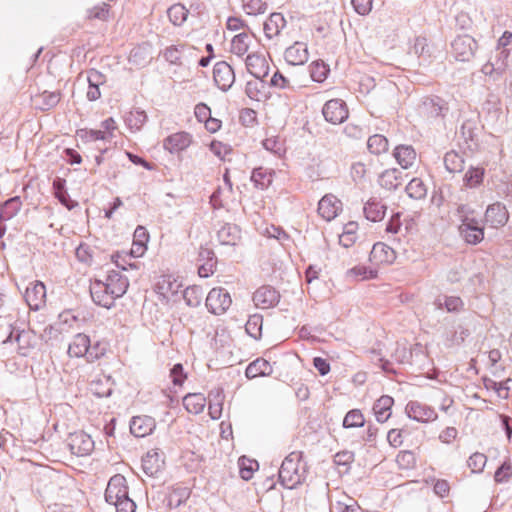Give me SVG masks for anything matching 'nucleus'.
<instances>
[{
    "instance_id": "nucleus-1",
    "label": "nucleus",
    "mask_w": 512,
    "mask_h": 512,
    "mask_svg": "<svg viewBox=\"0 0 512 512\" xmlns=\"http://www.w3.org/2000/svg\"><path fill=\"white\" fill-rule=\"evenodd\" d=\"M302 457V452L293 451L282 461L278 476L283 487L294 489L306 480L308 466L302 461Z\"/></svg>"
},
{
    "instance_id": "nucleus-2",
    "label": "nucleus",
    "mask_w": 512,
    "mask_h": 512,
    "mask_svg": "<svg viewBox=\"0 0 512 512\" xmlns=\"http://www.w3.org/2000/svg\"><path fill=\"white\" fill-rule=\"evenodd\" d=\"M456 216L461 222L460 235L468 244H478L484 238V229L481 221L476 218L474 210L466 204H461L456 210Z\"/></svg>"
},
{
    "instance_id": "nucleus-3",
    "label": "nucleus",
    "mask_w": 512,
    "mask_h": 512,
    "mask_svg": "<svg viewBox=\"0 0 512 512\" xmlns=\"http://www.w3.org/2000/svg\"><path fill=\"white\" fill-rule=\"evenodd\" d=\"M478 48L476 40L470 35L457 36L451 43V52L456 60L466 62L473 58Z\"/></svg>"
},
{
    "instance_id": "nucleus-4",
    "label": "nucleus",
    "mask_w": 512,
    "mask_h": 512,
    "mask_svg": "<svg viewBox=\"0 0 512 512\" xmlns=\"http://www.w3.org/2000/svg\"><path fill=\"white\" fill-rule=\"evenodd\" d=\"M232 303L230 294L221 287L210 290L206 297V307L215 315L225 313Z\"/></svg>"
},
{
    "instance_id": "nucleus-5",
    "label": "nucleus",
    "mask_w": 512,
    "mask_h": 512,
    "mask_svg": "<svg viewBox=\"0 0 512 512\" xmlns=\"http://www.w3.org/2000/svg\"><path fill=\"white\" fill-rule=\"evenodd\" d=\"M447 103L440 97H427L418 106V113L426 120L444 117L448 112Z\"/></svg>"
},
{
    "instance_id": "nucleus-6",
    "label": "nucleus",
    "mask_w": 512,
    "mask_h": 512,
    "mask_svg": "<svg viewBox=\"0 0 512 512\" xmlns=\"http://www.w3.org/2000/svg\"><path fill=\"white\" fill-rule=\"evenodd\" d=\"M77 82L88 83L86 97L89 101H96L101 97L100 86L106 82V76L96 69H90L86 75L79 74Z\"/></svg>"
},
{
    "instance_id": "nucleus-7",
    "label": "nucleus",
    "mask_w": 512,
    "mask_h": 512,
    "mask_svg": "<svg viewBox=\"0 0 512 512\" xmlns=\"http://www.w3.org/2000/svg\"><path fill=\"white\" fill-rule=\"evenodd\" d=\"M70 451L77 456H87L94 450L95 443L84 431L71 433L67 439Z\"/></svg>"
},
{
    "instance_id": "nucleus-8",
    "label": "nucleus",
    "mask_w": 512,
    "mask_h": 512,
    "mask_svg": "<svg viewBox=\"0 0 512 512\" xmlns=\"http://www.w3.org/2000/svg\"><path fill=\"white\" fill-rule=\"evenodd\" d=\"M322 114L327 122L341 124L348 118V108L343 100L331 99L324 104Z\"/></svg>"
},
{
    "instance_id": "nucleus-9",
    "label": "nucleus",
    "mask_w": 512,
    "mask_h": 512,
    "mask_svg": "<svg viewBox=\"0 0 512 512\" xmlns=\"http://www.w3.org/2000/svg\"><path fill=\"white\" fill-rule=\"evenodd\" d=\"M128 496V487L124 476L117 474L110 478L105 490V500L114 505Z\"/></svg>"
},
{
    "instance_id": "nucleus-10",
    "label": "nucleus",
    "mask_w": 512,
    "mask_h": 512,
    "mask_svg": "<svg viewBox=\"0 0 512 512\" xmlns=\"http://www.w3.org/2000/svg\"><path fill=\"white\" fill-rule=\"evenodd\" d=\"M405 413L410 419L422 423L437 419L436 411L432 407L419 401H409L405 407Z\"/></svg>"
},
{
    "instance_id": "nucleus-11",
    "label": "nucleus",
    "mask_w": 512,
    "mask_h": 512,
    "mask_svg": "<svg viewBox=\"0 0 512 512\" xmlns=\"http://www.w3.org/2000/svg\"><path fill=\"white\" fill-rule=\"evenodd\" d=\"M213 79L219 89L227 91L235 81L234 70L225 61L217 62L213 68Z\"/></svg>"
},
{
    "instance_id": "nucleus-12",
    "label": "nucleus",
    "mask_w": 512,
    "mask_h": 512,
    "mask_svg": "<svg viewBox=\"0 0 512 512\" xmlns=\"http://www.w3.org/2000/svg\"><path fill=\"white\" fill-rule=\"evenodd\" d=\"M24 298L30 309L39 310L46 300L45 285L40 281L31 283L25 291Z\"/></svg>"
},
{
    "instance_id": "nucleus-13",
    "label": "nucleus",
    "mask_w": 512,
    "mask_h": 512,
    "mask_svg": "<svg viewBox=\"0 0 512 512\" xmlns=\"http://www.w3.org/2000/svg\"><path fill=\"white\" fill-rule=\"evenodd\" d=\"M90 294L95 304L104 308H111L114 305L115 296L110 294L108 287L102 280H95L90 285Z\"/></svg>"
},
{
    "instance_id": "nucleus-14",
    "label": "nucleus",
    "mask_w": 512,
    "mask_h": 512,
    "mask_svg": "<svg viewBox=\"0 0 512 512\" xmlns=\"http://www.w3.org/2000/svg\"><path fill=\"white\" fill-rule=\"evenodd\" d=\"M280 300L279 292L271 286H262L258 288L254 295L253 301L258 308L268 309L278 304Z\"/></svg>"
},
{
    "instance_id": "nucleus-15",
    "label": "nucleus",
    "mask_w": 512,
    "mask_h": 512,
    "mask_svg": "<svg viewBox=\"0 0 512 512\" xmlns=\"http://www.w3.org/2000/svg\"><path fill=\"white\" fill-rule=\"evenodd\" d=\"M496 52L495 58L493 60H489L481 69L485 75H501L508 66V57L510 55L509 49L496 48Z\"/></svg>"
},
{
    "instance_id": "nucleus-16",
    "label": "nucleus",
    "mask_w": 512,
    "mask_h": 512,
    "mask_svg": "<svg viewBox=\"0 0 512 512\" xmlns=\"http://www.w3.org/2000/svg\"><path fill=\"white\" fill-rule=\"evenodd\" d=\"M509 219L508 211L500 202L489 205L485 212V222L493 227L498 228L504 226Z\"/></svg>"
},
{
    "instance_id": "nucleus-17",
    "label": "nucleus",
    "mask_w": 512,
    "mask_h": 512,
    "mask_svg": "<svg viewBox=\"0 0 512 512\" xmlns=\"http://www.w3.org/2000/svg\"><path fill=\"white\" fill-rule=\"evenodd\" d=\"M342 209V203L332 194H327L318 203V213L326 221L333 220Z\"/></svg>"
},
{
    "instance_id": "nucleus-18",
    "label": "nucleus",
    "mask_w": 512,
    "mask_h": 512,
    "mask_svg": "<svg viewBox=\"0 0 512 512\" xmlns=\"http://www.w3.org/2000/svg\"><path fill=\"white\" fill-rule=\"evenodd\" d=\"M103 282L108 287L110 294L117 299L126 293L129 286L128 279L115 270L109 271Z\"/></svg>"
},
{
    "instance_id": "nucleus-19",
    "label": "nucleus",
    "mask_w": 512,
    "mask_h": 512,
    "mask_svg": "<svg viewBox=\"0 0 512 512\" xmlns=\"http://www.w3.org/2000/svg\"><path fill=\"white\" fill-rule=\"evenodd\" d=\"M192 143V137L187 132H177L169 135L163 141V147L170 153H179L187 149Z\"/></svg>"
},
{
    "instance_id": "nucleus-20",
    "label": "nucleus",
    "mask_w": 512,
    "mask_h": 512,
    "mask_svg": "<svg viewBox=\"0 0 512 512\" xmlns=\"http://www.w3.org/2000/svg\"><path fill=\"white\" fill-rule=\"evenodd\" d=\"M246 68L255 78H264L268 74L269 65L264 55L252 53L246 57Z\"/></svg>"
},
{
    "instance_id": "nucleus-21",
    "label": "nucleus",
    "mask_w": 512,
    "mask_h": 512,
    "mask_svg": "<svg viewBox=\"0 0 512 512\" xmlns=\"http://www.w3.org/2000/svg\"><path fill=\"white\" fill-rule=\"evenodd\" d=\"M164 460L158 449H152L142 458V469L147 476H155L163 468Z\"/></svg>"
},
{
    "instance_id": "nucleus-22",
    "label": "nucleus",
    "mask_w": 512,
    "mask_h": 512,
    "mask_svg": "<svg viewBox=\"0 0 512 512\" xmlns=\"http://www.w3.org/2000/svg\"><path fill=\"white\" fill-rule=\"evenodd\" d=\"M156 427L154 418L144 415L135 416L130 421V432L135 437H145L150 435Z\"/></svg>"
},
{
    "instance_id": "nucleus-23",
    "label": "nucleus",
    "mask_w": 512,
    "mask_h": 512,
    "mask_svg": "<svg viewBox=\"0 0 512 512\" xmlns=\"http://www.w3.org/2000/svg\"><path fill=\"white\" fill-rule=\"evenodd\" d=\"M284 57L287 63L291 65L305 64L309 58L307 44L304 42H295L285 50Z\"/></svg>"
},
{
    "instance_id": "nucleus-24",
    "label": "nucleus",
    "mask_w": 512,
    "mask_h": 512,
    "mask_svg": "<svg viewBox=\"0 0 512 512\" xmlns=\"http://www.w3.org/2000/svg\"><path fill=\"white\" fill-rule=\"evenodd\" d=\"M286 24V19L281 13H271L263 24L265 37L270 40L278 37Z\"/></svg>"
},
{
    "instance_id": "nucleus-25",
    "label": "nucleus",
    "mask_w": 512,
    "mask_h": 512,
    "mask_svg": "<svg viewBox=\"0 0 512 512\" xmlns=\"http://www.w3.org/2000/svg\"><path fill=\"white\" fill-rule=\"evenodd\" d=\"M208 410L213 420L221 418L224 404V391L222 388H214L209 392Z\"/></svg>"
},
{
    "instance_id": "nucleus-26",
    "label": "nucleus",
    "mask_w": 512,
    "mask_h": 512,
    "mask_svg": "<svg viewBox=\"0 0 512 512\" xmlns=\"http://www.w3.org/2000/svg\"><path fill=\"white\" fill-rule=\"evenodd\" d=\"M395 259L394 250L388 245L378 242L375 243L370 252V261L376 264L392 263Z\"/></svg>"
},
{
    "instance_id": "nucleus-27",
    "label": "nucleus",
    "mask_w": 512,
    "mask_h": 512,
    "mask_svg": "<svg viewBox=\"0 0 512 512\" xmlns=\"http://www.w3.org/2000/svg\"><path fill=\"white\" fill-rule=\"evenodd\" d=\"M386 209V205L381 200L371 198L364 205L363 211L367 220L378 222L384 218Z\"/></svg>"
},
{
    "instance_id": "nucleus-28",
    "label": "nucleus",
    "mask_w": 512,
    "mask_h": 512,
    "mask_svg": "<svg viewBox=\"0 0 512 512\" xmlns=\"http://www.w3.org/2000/svg\"><path fill=\"white\" fill-rule=\"evenodd\" d=\"M217 238L223 245H236L241 238V230L235 224L226 223L218 230Z\"/></svg>"
},
{
    "instance_id": "nucleus-29",
    "label": "nucleus",
    "mask_w": 512,
    "mask_h": 512,
    "mask_svg": "<svg viewBox=\"0 0 512 512\" xmlns=\"http://www.w3.org/2000/svg\"><path fill=\"white\" fill-rule=\"evenodd\" d=\"M91 392L97 397H108L113 391V381L110 376L101 374L90 383Z\"/></svg>"
},
{
    "instance_id": "nucleus-30",
    "label": "nucleus",
    "mask_w": 512,
    "mask_h": 512,
    "mask_svg": "<svg viewBox=\"0 0 512 512\" xmlns=\"http://www.w3.org/2000/svg\"><path fill=\"white\" fill-rule=\"evenodd\" d=\"M31 338L32 336L29 331L13 329L3 343L6 344L15 340L18 344V352L25 356L32 346Z\"/></svg>"
},
{
    "instance_id": "nucleus-31",
    "label": "nucleus",
    "mask_w": 512,
    "mask_h": 512,
    "mask_svg": "<svg viewBox=\"0 0 512 512\" xmlns=\"http://www.w3.org/2000/svg\"><path fill=\"white\" fill-rule=\"evenodd\" d=\"M394 157L403 169L413 166L416 161V151L410 145H399L394 150Z\"/></svg>"
},
{
    "instance_id": "nucleus-32",
    "label": "nucleus",
    "mask_w": 512,
    "mask_h": 512,
    "mask_svg": "<svg viewBox=\"0 0 512 512\" xmlns=\"http://www.w3.org/2000/svg\"><path fill=\"white\" fill-rule=\"evenodd\" d=\"M394 399L391 396H381L373 405V412L376 420L380 423L386 422L391 416V408L393 406Z\"/></svg>"
},
{
    "instance_id": "nucleus-33",
    "label": "nucleus",
    "mask_w": 512,
    "mask_h": 512,
    "mask_svg": "<svg viewBox=\"0 0 512 512\" xmlns=\"http://www.w3.org/2000/svg\"><path fill=\"white\" fill-rule=\"evenodd\" d=\"M90 338L83 334H76L68 346V355L70 357H84L89 348Z\"/></svg>"
},
{
    "instance_id": "nucleus-34",
    "label": "nucleus",
    "mask_w": 512,
    "mask_h": 512,
    "mask_svg": "<svg viewBox=\"0 0 512 512\" xmlns=\"http://www.w3.org/2000/svg\"><path fill=\"white\" fill-rule=\"evenodd\" d=\"M272 371V366L267 360L257 358L247 366L245 375L248 379H254L260 376H268Z\"/></svg>"
},
{
    "instance_id": "nucleus-35",
    "label": "nucleus",
    "mask_w": 512,
    "mask_h": 512,
    "mask_svg": "<svg viewBox=\"0 0 512 512\" xmlns=\"http://www.w3.org/2000/svg\"><path fill=\"white\" fill-rule=\"evenodd\" d=\"M148 239L149 234L147 230L143 226H138L134 231V240L129 255L133 257L142 256L146 250Z\"/></svg>"
},
{
    "instance_id": "nucleus-36",
    "label": "nucleus",
    "mask_w": 512,
    "mask_h": 512,
    "mask_svg": "<svg viewBox=\"0 0 512 512\" xmlns=\"http://www.w3.org/2000/svg\"><path fill=\"white\" fill-rule=\"evenodd\" d=\"M246 95L254 101H262L266 98V83L263 78H255L246 83Z\"/></svg>"
},
{
    "instance_id": "nucleus-37",
    "label": "nucleus",
    "mask_w": 512,
    "mask_h": 512,
    "mask_svg": "<svg viewBox=\"0 0 512 512\" xmlns=\"http://www.w3.org/2000/svg\"><path fill=\"white\" fill-rule=\"evenodd\" d=\"M185 409L192 414L203 412L206 405V397L202 393H189L183 398Z\"/></svg>"
},
{
    "instance_id": "nucleus-38",
    "label": "nucleus",
    "mask_w": 512,
    "mask_h": 512,
    "mask_svg": "<svg viewBox=\"0 0 512 512\" xmlns=\"http://www.w3.org/2000/svg\"><path fill=\"white\" fill-rule=\"evenodd\" d=\"M181 288V284L169 276H163L157 282L156 291L166 299L176 295Z\"/></svg>"
},
{
    "instance_id": "nucleus-39",
    "label": "nucleus",
    "mask_w": 512,
    "mask_h": 512,
    "mask_svg": "<svg viewBox=\"0 0 512 512\" xmlns=\"http://www.w3.org/2000/svg\"><path fill=\"white\" fill-rule=\"evenodd\" d=\"M274 172L267 168L258 167L252 171L251 181L258 189L264 190L268 188L273 181Z\"/></svg>"
},
{
    "instance_id": "nucleus-40",
    "label": "nucleus",
    "mask_w": 512,
    "mask_h": 512,
    "mask_svg": "<svg viewBox=\"0 0 512 512\" xmlns=\"http://www.w3.org/2000/svg\"><path fill=\"white\" fill-rule=\"evenodd\" d=\"M65 184V179L57 177L53 181L54 195L62 205L71 210L77 205V202L70 199V196L65 189Z\"/></svg>"
},
{
    "instance_id": "nucleus-41",
    "label": "nucleus",
    "mask_w": 512,
    "mask_h": 512,
    "mask_svg": "<svg viewBox=\"0 0 512 512\" xmlns=\"http://www.w3.org/2000/svg\"><path fill=\"white\" fill-rule=\"evenodd\" d=\"M148 117L144 110L130 111L124 118L125 124L131 132L139 131L146 123Z\"/></svg>"
},
{
    "instance_id": "nucleus-42",
    "label": "nucleus",
    "mask_w": 512,
    "mask_h": 512,
    "mask_svg": "<svg viewBox=\"0 0 512 512\" xmlns=\"http://www.w3.org/2000/svg\"><path fill=\"white\" fill-rule=\"evenodd\" d=\"M250 43L251 36L248 33H239L232 38L230 51L233 54L242 57L247 53Z\"/></svg>"
},
{
    "instance_id": "nucleus-43",
    "label": "nucleus",
    "mask_w": 512,
    "mask_h": 512,
    "mask_svg": "<svg viewBox=\"0 0 512 512\" xmlns=\"http://www.w3.org/2000/svg\"><path fill=\"white\" fill-rule=\"evenodd\" d=\"M484 174V168L470 167L463 177V185L470 189L479 187L483 182Z\"/></svg>"
},
{
    "instance_id": "nucleus-44",
    "label": "nucleus",
    "mask_w": 512,
    "mask_h": 512,
    "mask_svg": "<svg viewBox=\"0 0 512 512\" xmlns=\"http://www.w3.org/2000/svg\"><path fill=\"white\" fill-rule=\"evenodd\" d=\"M22 202L20 197L15 196L3 203L0 211V220L6 221L12 219L20 211Z\"/></svg>"
},
{
    "instance_id": "nucleus-45",
    "label": "nucleus",
    "mask_w": 512,
    "mask_h": 512,
    "mask_svg": "<svg viewBox=\"0 0 512 512\" xmlns=\"http://www.w3.org/2000/svg\"><path fill=\"white\" fill-rule=\"evenodd\" d=\"M379 184L387 190H394L401 184L400 172L397 169H388L381 173Z\"/></svg>"
},
{
    "instance_id": "nucleus-46",
    "label": "nucleus",
    "mask_w": 512,
    "mask_h": 512,
    "mask_svg": "<svg viewBox=\"0 0 512 512\" xmlns=\"http://www.w3.org/2000/svg\"><path fill=\"white\" fill-rule=\"evenodd\" d=\"M406 192L412 199H424L427 195V187L422 179L413 178L406 186Z\"/></svg>"
},
{
    "instance_id": "nucleus-47",
    "label": "nucleus",
    "mask_w": 512,
    "mask_h": 512,
    "mask_svg": "<svg viewBox=\"0 0 512 512\" xmlns=\"http://www.w3.org/2000/svg\"><path fill=\"white\" fill-rule=\"evenodd\" d=\"M444 165L450 173L461 172L464 168V158L455 151H449L444 156Z\"/></svg>"
},
{
    "instance_id": "nucleus-48",
    "label": "nucleus",
    "mask_w": 512,
    "mask_h": 512,
    "mask_svg": "<svg viewBox=\"0 0 512 512\" xmlns=\"http://www.w3.org/2000/svg\"><path fill=\"white\" fill-rule=\"evenodd\" d=\"M167 14L171 23H173L175 26H180L186 21L188 10L184 5L178 3L172 5L168 9Z\"/></svg>"
},
{
    "instance_id": "nucleus-49",
    "label": "nucleus",
    "mask_w": 512,
    "mask_h": 512,
    "mask_svg": "<svg viewBox=\"0 0 512 512\" xmlns=\"http://www.w3.org/2000/svg\"><path fill=\"white\" fill-rule=\"evenodd\" d=\"M309 71L312 80L321 83L327 78L330 69L324 61L317 60L310 64Z\"/></svg>"
},
{
    "instance_id": "nucleus-50",
    "label": "nucleus",
    "mask_w": 512,
    "mask_h": 512,
    "mask_svg": "<svg viewBox=\"0 0 512 512\" xmlns=\"http://www.w3.org/2000/svg\"><path fill=\"white\" fill-rule=\"evenodd\" d=\"M367 148L371 153L379 155L388 150V140L380 134L372 135L367 141Z\"/></svg>"
},
{
    "instance_id": "nucleus-51",
    "label": "nucleus",
    "mask_w": 512,
    "mask_h": 512,
    "mask_svg": "<svg viewBox=\"0 0 512 512\" xmlns=\"http://www.w3.org/2000/svg\"><path fill=\"white\" fill-rule=\"evenodd\" d=\"M414 53L418 55L421 62L429 63L431 58V48L425 37H417L413 46Z\"/></svg>"
},
{
    "instance_id": "nucleus-52",
    "label": "nucleus",
    "mask_w": 512,
    "mask_h": 512,
    "mask_svg": "<svg viewBox=\"0 0 512 512\" xmlns=\"http://www.w3.org/2000/svg\"><path fill=\"white\" fill-rule=\"evenodd\" d=\"M203 292L199 286H190L183 291V299L190 307H197L202 301Z\"/></svg>"
},
{
    "instance_id": "nucleus-53",
    "label": "nucleus",
    "mask_w": 512,
    "mask_h": 512,
    "mask_svg": "<svg viewBox=\"0 0 512 512\" xmlns=\"http://www.w3.org/2000/svg\"><path fill=\"white\" fill-rule=\"evenodd\" d=\"M435 305L439 308V309H442V307L444 306L445 309L448 311V312H459L462 310L463 308V301L460 297H457V296H445L444 297V302H442L441 298H438L436 301H435Z\"/></svg>"
},
{
    "instance_id": "nucleus-54",
    "label": "nucleus",
    "mask_w": 512,
    "mask_h": 512,
    "mask_svg": "<svg viewBox=\"0 0 512 512\" xmlns=\"http://www.w3.org/2000/svg\"><path fill=\"white\" fill-rule=\"evenodd\" d=\"M262 324L263 318L261 315H252L245 324V330L254 339H259L261 337Z\"/></svg>"
},
{
    "instance_id": "nucleus-55",
    "label": "nucleus",
    "mask_w": 512,
    "mask_h": 512,
    "mask_svg": "<svg viewBox=\"0 0 512 512\" xmlns=\"http://www.w3.org/2000/svg\"><path fill=\"white\" fill-rule=\"evenodd\" d=\"M365 418L359 409L350 410L343 419L344 428H357L363 427Z\"/></svg>"
},
{
    "instance_id": "nucleus-56",
    "label": "nucleus",
    "mask_w": 512,
    "mask_h": 512,
    "mask_svg": "<svg viewBox=\"0 0 512 512\" xmlns=\"http://www.w3.org/2000/svg\"><path fill=\"white\" fill-rule=\"evenodd\" d=\"M377 272L364 265L355 266L347 271V277L356 280H365L376 278Z\"/></svg>"
},
{
    "instance_id": "nucleus-57",
    "label": "nucleus",
    "mask_w": 512,
    "mask_h": 512,
    "mask_svg": "<svg viewBox=\"0 0 512 512\" xmlns=\"http://www.w3.org/2000/svg\"><path fill=\"white\" fill-rule=\"evenodd\" d=\"M239 473L243 480H250L253 477L254 471L258 467L257 461L249 460L245 457H241L238 461Z\"/></svg>"
},
{
    "instance_id": "nucleus-58",
    "label": "nucleus",
    "mask_w": 512,
    "mask_h": 512,
    "mask_svg": "<svg viewBox=\"0 0 512 512\" xmlns=\"http://www.w3.org/2000/svg\"><path fill=\"white\" fill-rule=\"evenodd\" d=\"M242 6L249 15L263 14L267 10V3L263 0H242Z\"/></svg>"
},
{
    "instance_id": "nucleus-59",
    "label": "nucleus",
    "mask_w": 512,
    "mask_h": 512,
    "mask_svg": "<svg viewBox=\"0 0 512 512\" xmlns=\"http://www.w3.org/2000/svg\"><path fill=\"white\" fill-rule=\"evenodd\" d=\"M487 462V457L483 453L475 452L467 460V465L472 473H481Z\"/></svg>"
},
{
    "instance_id": "nucleus-60",
    "label": "nucleus",
    "mask_w": 512,
    "mask_h": 512,
    "mask_svg": "<svg viewBox=\"0 0 512 512\" xmlns=\"http://www.w3.org/2000/svg\"><path fill=\"white\" fill-rule=\"evenodd\" d=\"M107 348L104 343L96 342L95 344L91 345V342L89 343V348L86 354V358L88 362H94L101 357H103L106 354Z\"/></svg>"
},
{
    "instance_id": "nucleus-61",
    "label": "nucleus",
    "mask_w": 512,
    "mask_h": 512,
    "mask_svg": "<svg viewBox=\"0 0 512 512\" xmlns=\"http://www.w3.org/2000/svg\"><path fill=\"white\" fill-rule=\"evenodd\" d=\"M208 261L198 268V274L202 278H207L214 273L216 259H214V253L210 250H205Z\"/></svg>"
},
{
    "instance_id": "nucleus-62",
    "label": "nucleus",
    "mask_w": 512,
    "mask_h": 512,
    "mask_svg": "<svg viewBox=\"0 0 512 512\" xmlns=\"http://www.w3.org/2000/svg\"><path fill=\"white\" fill-rule=\"evenodd\" d=\"M78 135L80 136L81 139L86 140V141H98V140L108 141L107 132L102 131L101 129H99V130L82 129V130L78 131Z\"/></svg>"
},
{
    "instance_id": "nucleus-63",
    "label": "nucleus",
    "mask_w": 512,
    "mask_h": 512,
    "mask_svg": "<svg viewBox=\"0 0 512 512\" xmlns=\"http://www.w3.org/2000/svg\"><path fill=\"white\" fill-rule=\"evenodd\" d=\"M38 99L42 101L41 109L49 110L56 106L60 100V94L57 92H47L42 93Z\"/></svg>"
},
{
    "instance_id": "nucleus-64",
    "label": "nucleus",
    "mask_w": 512,
    "mask_h": 512,
    "mask_svg": "<svg viewBox=\"0 0 512 512\" xmlns=\"http://www.w3.org/2000/svg\"><path fill=\"white\" fill-rule=\"evenodd\" d=\"M335 512H358L360 510L359 504L353 500L349 499L348 503L337 501L333 506Z\"/></svg>"
}]
</instances>
